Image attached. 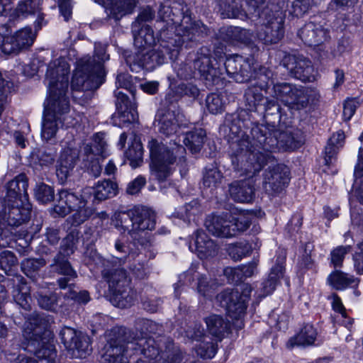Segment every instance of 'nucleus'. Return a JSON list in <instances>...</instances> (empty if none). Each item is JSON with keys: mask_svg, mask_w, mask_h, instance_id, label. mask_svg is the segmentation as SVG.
I'll list each match as a JSON object with an SVG mask.
<instances>
[{"mask_svg": "<svg viewBox=\"0 0 363 363\" xmlns=\"http://www.w3.org/2000/svg\"><path fill=\"white\" fill-rule=\"evenodd\" d=\"M246 115L247 111L242 110L230 126V132L237 137L231 144V162L240 175L259 172L265 163L274 161L273 152L294 150L301 145L302 140L296 134L289 130L280 131L269 124L252 127L250 140L245 129L249 128L251 122L242 118Z\"/></svg>", "mask_w": 363, "mask_h": 363, "instance_id": "nucleus-1", "label": "nucleus"}, {"mask_svg": "<svg viewBox=\"0 0 363 363\" xmlns=\"http://www.w3.org/2000/svg\"><path fill=\"white\" fill-rule=\"evenodd\" d=\"M140 350L145 357L155 360L153 363H180L181 352L165 337H136L124 327H116L108 333L103 363H128L124 358L129 350Z\"/></svg>", "mask_w": 363, "mask_h": 363, "instance_id": "nucleus-2", "label": "nucleus"}, {"mask_svg": "<svg viewBox=\"0 0 363 363\" xmlns=\"http://www.w3.org/2000/svg\"><path fill=\"white\" fill-rule=\"evenodd\" d=\"M117 192L118 184L110 179L99 181L93 188L85 187L80 194L62 189L57 194L53 210L61 217L75 211L72 215L73 223L81 225L94 214V209L88 206L92 197L94 200L101 201L115 196Z\"/></svg>", "mask_w": 363, "mask_h": 363, "instance_id": "nucleus-3", "label": "nucleus"}, {"mask_svg": "<svg viewBox=\"0 0 363 363\" xmlns=\"http://www.w3.org/2000/svg\"><path fill=\"white\" fill-rule=\"evenodd\" d=\"M6 199L0 200V247L9 244L13 235L11 227L18 226L30 217L28 207L20 208L27 200L28 181L23 174L18 175L7 184Z\"/></svg>", "mask_w": 363, "mask_h": 363, "instance_id": "nucleus-4", "label": "nucleus"}, {"mask_svg": "<svg viewBox=\"0 0 363 363\" xmlns=\"http://www.w3.org/2000/svg\"><path fill=\"white\" fill-rule=\"evenodd\" d=\"M69 67L64 59L59 58L51 62L47 69L49 95L45 103L44 112L61 118L65 121H74L67 116L69 111V101L67 96L69 85Z\"/></svg>", "mask_w": 363, "mask_h": 363, "instance_id": "nucleus-5", "label": "nucleus"}, {"mask_svg": "<svg viewBox=\"0 0 363 363\" xmlns=\"http://www.w3.org/2000/svg\"><path fill=\"white\" fill-rule=\"evenodd\" d=\"M176 37L169 36V30L160 31L157 48L146 52L143 50L126 55V65L132 72L138 73L143 69L152 70L163 65L166 62L167 55L170 60L176 59L182 45L181 38Z\"/></svg>", "mask_w": 363, "mask_h": 363, "instance_id": "nucleus-6", "label": "nucleus"}, {"mask_svg": "<svg viewBox=\"0 0 363 363\" xmlns=\"http://www.w3.org/2000/svg\"><path fill=\"white\" fill-rule=\"evenodd\" d=\"M112 223L121 233L128 232L134 241L145 248L152 247L148 230H152L156 224L154 212L143 206H135L127 211L116 213Z\"/></svg>", "mask_w": 363, "mask_h": 363, "instance_id": "nucleus-7", "label": "nucleus"}, {"mask_svg": "<svg viewBox=\"0 0 363 363\" xmlns=\"http://www.w3.org/2000/svg\"><path fill=\"white\" fill-rule=\"evenodd\" d=\"M109 59L106 46L95 44L94 55L84 57L77 62L71 86L76 91L97 89L104 82V62Z\"/></svg>", "mask_w": 363, "mask_h": 363, "instance_id": "nucleus-8", "label": "nucleus"}, {"mask_svg": "<svg viewBox=\"0 0 363 363\" xmlns=\"http://www.w3.org/2000/svg\"><path fill=\"white\" fill-rule=\"evenodd\" d=\"M148 148L151 159L150 164L151 177L159 183L168 179L174 170L172 165L176 162L182 168L180 169L182 176L186 174L184 156L186 150L183 146L174 143V147H169L155 139H151L148 143Z\"/></svg>", "mask_w": 363, "mask_h": 363, "instance_id": "nucleus-9", "label": "nucleus"}, {"mask_svg": "<svg viewBox=\"0 0 363 363\" xmlns=\"http://www.w3.org/2000/svg\"><path fill=\"white\" fill-rule=\"evenodd\" d=\"M67 221L71 223L72 228L69 230L67 236L62 240L60 251L55 257L53 263L51 264V267L62 276L57 279L58 286L61 289H65L67 286L72 284L70 281L77 278V272L72 268L66 257L73 254L76 249L79 235L77 227L79 225L73 223L72 216Z\"/></svg>", "mask_w": 363, "mask_h": 363, "instance_id": "nucleus-10", "label": "nucleus"}, {"mask_svg": "<svg viewBox=\"0 0 363 363\" xmlns=\"http://www.w3.org/2000/svg\"><path fill=\"white\" fill-rule=\"evenodd\" d=\"M262 23L257 31L258 38L264 44L278 43L284 36V16L281 11L264 9L259 15Z\"/></svg>", "mask_w": 363, "mask_h": 363, "instance_id": "nucleus-11", "label": "nucleus"}, {"mask_svg": "<svg viewBox=\"0 0 363 363\" xmlns=\"http://www.w3.org/2000/svg\"><path fill=\"white\" fill-rule=\"evenodd\" d=\"M251 292V286L243 284L241 293L228 289L217 295L216 301L230 318L240 319L245 313Z\"/></svg>", "mask_w": 363, "mask_h": 363, "instance_id": "nucleus-12", "label": "nucleus"}, {"mask_svg": "<svg viewBox=\"0 0 363 363\" xmlns=\"http://www.w3.org/2000/svg\"><path fill=\"white\" fill-rule=\"evenodd\" d=\"M106 146L105 134L103 133H96L91 142L84 145L82 150L83 167L94 177H99L101 173L100 158L105 157Z\"/></svg>", "mask_w": 363, "mask_h": 363, "instance_id": "nucleus-13", "label": "nucleus"}, {"mask_svg": "<svg viewBox=\"0 0 363 363\" xmlns=\"http://www.w3.org/2000/svg\"><path fill=\"white\" fill-rule=\"evenodd\" d=\"M115 252L111 255V259L104 262L112 267H121L128 264L130 269L140 279L144 278L147 274V268L144 262H140V254L136 250L117 240L114 244Z\"/></svg>", "mask_w": 363, "mask_h": 363, "instance_id": "nucleus-14", "label": "nucleus"}, {"mask_svg": "<svg viewBox=\"0 0 363 363\" xmlns=\"http://www.w3.org/2000/svg\"><path fill=\"white\" fill-rule=\"evenodd\" d=\"M273 90V96L291 108L300 110L308 106V91L301 86L286 82L277 83L274 85Z\"/></svg>", "mask_w": 363, "mask_h": 363, "instance_id": "nucleus-15", "label": "nucleus"}, {"mask_svg": "<svg viewBox=\"0 0 363 363\" xmlns=\"http://www.w3.org/2000/svg\"><path fill=\"white\" fill-rule=\"evenodd\" d=\"M269 164L264 173L262 187L269 196H276L280 194L289 182V169L283 164L274 162L264 164Z\"/></svg>", "mask_w": 363, "mask_h": 363, "instance_id": "nucleus-16", "label": "nucleus"}, {"mask_svg": "<svg viewBox=\"0 0 363 363\" xmlns=\"http://www.w3.org/2000/svg\"><path fill=\"white\" fill-rule=\"evenodd\" d=\"M193 65L208 85L214 84L222 74L217 60L212 58V52L207 47H202L196 52Z\"/></svg>", "mask_w": 363, "mask_h": 363, "instance_id": "nucleus-17", "label": "nucleus"}, {"mask_svg": "<svg viewBox=\"0 0 363 363\" xmlns=\"http://www.w3.org/2000/svg\"><path fill=\"white\" fill-rule=\"evenodd\" d=\"M60 335L62 342L74 357H85L91 351L89 337L82 332L65 327L61 330Z\"/></svg>", "mask_w": 363, "mask_h": 363, "instance_id": "nucleus-18", "label": "nucleus"}, {"mask_svg": "<svg viewBox=\"0 0 363 363\" xmlns=\"http://www.w3.org/2000/svg\"><path fill=\"white\" fill-rule=\"evenodd\" d=\"M303 42L309 46H315L326 42L329 38V28L325 19L314 17L306 23L298 33Z\"/></svg>", "mask_w": 363, "mask_h": 363, "instance_id": "nucleus-19", "label": "nucleus"}, {"mask_svg": "<svg viewBox=\"0 0 363 363\" xmlns=\"http://www.w3.org/2000/svg\"><path fill=\"white\" fill-rule=\"evenodd\" d=\"M283 66L290 74L302 82L315 80V69L311 61L302 55H286L282 60Z\"/></svg>", "mask_w": 363, "mask_h": 363, "instance_id": "nucleus-20", "label": "nucleus"}, {"mask_svg": "<svg viewBox=\"0 0 363 363\" xmlns=\"http://www.w3.org/2000/svg\"><path fill=\"white\" fill-rule=\"evenodd\" d=\"M224 65L228 75L236 82H247L253 76L254 67L252 59L234 55L227 57Z\"/></svg>", "mask_w": 363, "mask_h": 363, "instance_id": "nucleus-21", "label": "nucleus"}, {"mask_svg": "<svg viewBox=\"0 0 363 363\" xmlns=\"http://www.w3.org/2000/svg\"><path fill=\"white\" fill-rule=\"evenodd\" d=\"M163 108H161L156 115V122L159 132L166 136L170 137L177 133L179 128L177 108H172L169 104L163 101Z\"/></svg>", "mask_w": 363, "mask_h": 363, "instance_id": "nucleus-22", "label": "nucleus"}, {"mask_svg": "<svg viewBox=\"0 0 363 363\" xmlns=\"http://www.w3.org/2000/svg\"><path fill=\"white\" fill-rule=\"evenodd\" d=\"M35 38V34L30 27L18 30L13 35L5 36L3 53L5 55L17 54L20 50L31 46Z\"/></svg>", "mask_w": 363, "mask_h": 363, "instance_id": "nucleus-23", "label": "nucleus"}, {"mask_svg": "<svg viewBox=\"0 0 363 363\" xmlns=\"http://www.w3.org/2000/svg\"><path fill=\"white\" fill-rule=\"evenodd\" d=\"M50 324V319L44 314L33 313L24 323L23 335L29 342L34 345L41 340V335Z\"/></svg>", "mask_w": 363, "mask_h": 363, "instance_id": "nucleus-24", "label": "nucleus"}, {"mask_svg": "<svg viewBox=\"0 0 363 363\" xmlns=\"http://www.w3.org/2000/svg\"><path fill=\"white\" fill-rule=\"evenodd\" d=\"M182 277L184 278V282L189 284H191V281L196 278L198 279L197 291L201 295L206 297H211L218 286L217 282L214 279H209L206 276L200 277L199 273H196L193 270H189L182 275L179 282L174 285V295L176 298L179 297V289L182 285L181 283Z\"/></svg>", "mask_w": 363, "mask_h": 363, "instance_id": "nucleus-25", "label": "nucleus"}, {"mask_svg": "<svg viewBox=\"0 0 363 363\" xmlns=\"http://www.w3.org/2000/svg\"><path fill=\"white\" fill-rule=\"evenodd\" d=\"M231 217L227 213L209 216L205 220V226L208 231L215 236L221 238L235 236L234 230L230 228Z\"/></svg>", "mask_w": 363, "mask_h": 363, "instance_id": "nucleus-26", "label": "nucleus"}, {"mask_svg": "<svg viewBox=\"0 0 363 363\" xmlns=\"http://www.w3.org/2000/svg\"><path fill=\"white\" fill-rule=\"evenodd\" d=\"M191 21L189 17H184L182 23L179 25L173 33V38L177 35L181 38L182 43L185 40H196V37L207 35L208 28L201 21Z\"/></svg>", "mask_w": 363, "mask_h": 363, "instance_id": "nucleus-27", "label": "nucleus"}, {"mask_svg": "<svg viewBox=\"0 0 363 363\" xmlns=\"http://www.w3.org/2000/svg\"><path fill=\"white\" fill-rule=\"evenodd\" d=\"M194 243L189 244V249L194 252L200 259L214 257L218 252V246L202 230L195 232Z\"/></svg>", "mask_w": 363, "mask_h": 363, "instance_id": "nucleus-28", "label": "nucleus"}, {"mask_svg": "<svg viewBox=\"0 0 363 363\" xmlns=\"http://www.w3.org/2000/svg\"><path fill=\"white\" fill-rule=\"evenodd\" d=\"M199 95V89L191 83L182 82L177 85L172 82L169 84V91L164 99L165 104H169L172 108H177V102L183 96H186L196 99Z\"/></svg>", "mask_w": 363, "mask_h": 363, "instance_id": "nucleus-29", "label": "nucleus"}, {"mask_svg": "<svg viewBox=\"0 0 363 363\" xmlns=\"http://www.w3.org/2000/svg\"><path fill=\"white\" fill-rule=\"evenodd\" d=\"M79 158V151L77 148L66 147L62 151L57 162L56 174L59 179L64 182L69 172L74 169Z\"/></svg>", "mask_w": 363, "mask_h": 363, "instance_id": "nucleus-30", "label": "nucleus"}, {"mask_svg": "<svg viewBox=\"0 0 363 363\" xmlns=\"http://www.w3.org/2000/svg\"><path fill=\"white\" fill-rule=\"evenodd\" d=\"M230 196L235 201L250 203L255 197V187L252 179L235 181L229 186Z\"/></svg>", "mask_w": 363, "mask_h": 363, "instance_id": "nucleus-31", "label": "nucleus"}, {"mask_svg": "<svg viewBox=\"0 0 363 363\" xmlns=\"http://www.w3.org/2000/svg\"><path fill=\"white\" fill-rule=\"evenodd\" d=\"M105 4V11L109 18L116 21L131 13L136 6L138 0H101Z\"/></svg>", "mask_w": 363, "mask_h": 363, "instance_id": "nucleus-32", "label": "nucleus"}, {"mask_svg": "<svg viewBox=\"0 0 363 363\" xmlns=\"http://www.w3.org/2000/svg\"><path fill=\"white\" fill-rule=\"evenodd\" d=\"M104 269L101 272L103 278L108 282L110 291L127 287L130 284V279L124 268L118 267L116 269H109L110 264L104 262Z\"/></svg>", "mask_w": 363, "mask_h": 363, "instance_id": "nucleus-33", "label": "nucleus"}, {"mask_svg": "<svg viewBox=\"0 0 363 363\" xmlns=\"http://www.w3.org/2000/svg\"><path fill=\"white\" fill-rule=\"evenodd\" d=\"M132 32L134 37V45L140 50L155 44V37L152 29L147 25L140 26L138 22L132 24Z\"/></svg>", "mask_w": 363, "mask_h": 363, "instance_id": "nucleus-34", "label": "nucleus"}, {"mask_svg": "<svg viewBox=\"0 0 363 363\" xmlns=\"http://www.w3.org/2000/svg\"><path fill=\"white\" fill-rule=\"evenodd\" d=\"M116 99V106L118 113L121 117H127V121L135 120L134 111L136 106L135 104V93L131 97L128 96L127 93L116 89L114 91Z\"/></svg>", "mask_w": 363, "mask_h": 363, "instance_id": "nucleus-35", "label": "nucleus"}, {"mask_svg": "<svg viewBox=\"0 0 363 363\" xmlns=\"http://www.w3.org/2000/svg\"><path fill=\"white\" fill-rule=\"evenodd\" d=\"M59 123H62L66 128L74 125V123L72 121H65V123L61 118L52 116L50 113L43 112V120L42 123L41 135L47 141L53 138L58 130Z\"/></svg>", "mask_w": 363, "mask_h": 363, "instance_id": "nucleus-36", "label": "nucleus"}, {"mask_svg": "<svg viewBox=\"0 0 363 363\" xmlns=\"http://www.w3.org/2000/svg\"><path fill=\"white\" fill-rule=\"evenodd\" d=\"M317 331L311 324H306L296 335L291 337L286 346L289 349L294 347H306L315 344L317 338Z\"/></svg>", "mask_w": 363, "mask_h": 363, "instance_id": "nucleus-37", "label": "nucleus"}, {"mask_svg": "<svg viewBox=\"0 0 363 363\" xmlns=\"http://www.w3.org/2000/svg\"><path fill=\"white\" fill-rule=\"evenodd\" d=\"M327 282L335 290H344L349 286H357L359 280L353 275L336 269L328 275Z\"/></svg>", "mask_w": 363, "mask_h": 363, "instance_id": "nucleus-38", "label": "nucleus"}, {"mask_svg": "<svg viewBox=\"0 0 363 363\" xmlns=\"http://www.w3.org/2000/svg\"><path fill=\"white\" fill-rule=\"evenodd\" d=\"M218 6L223 18H243L246 16L242 0H218Z\"/></svg>", "mask_w": 363, "mask_h": 363, "instance_id": "nucleus-39", "label": "nucleus"}, {"mask_svg": "<svg viewBox=\"0 0 363 363\" xmlns=\"http://www.w3.org/2000/svg\"><path fill=\"white\" fill-rule=\"evenodd\" d=\"M220 33L223 40L230 43L235 42L248 43L250 42L252 36V33L249 30L234 26L222 28Z\"/></svg>", "mask_w": 363, "mask_h": 363, "instance_id": "nucleus-40", "label": "nucleus"}, {"mask_svg": "<svg viewBox=\"0 0 363 363\" xmlns=\"http://www.w3.org/2000/svg\"><path fill=\"white\" fill-rule=\"evenodd\" d=\"M40 0H23L20 1L16 8V13L18 16H27L28 15H33L39 13L38 18L35 22V28L38 29L41 28L43 15L40 13Z\"/></svg>", "mask_w": 363, "mask_h": 363, "instance_id": "nucleus-41", "label": "nucleus"}, {"mask_svg": "<svg viewBox=\"0 0 363 363\" xmlns=\"http://www.w3.org/2000/svg\"><path fill=\"white\" fill-rule=\"evenodd\" d=\"M111 292V302L120 308H126L132 306L136 298L135 291L131 289L130 284L127 287H121Z\"/></svg>", "mask_w": 363, "mask_h": 363, "instance_id": "nucleus-42", "label": "nucleus"}, {"mask_svg": "<svg viewBox=\"0 0 363 363\" xmlns=\"http://www.w3.org/2000/svg\"><path fill=\"white\" fill-rule=\"evenodd\" d=\"M208 333L220 340L229 329V323L222 315L211 314L205 318Z\"/></svg>", "mask_w": 363, "mask_h": 363, "instance_id": "nucleus-43", "label": "nucleus"}, {"mask_svg": "<svg viewBox=\"0 0 363 363\" xmlns=\"http://www.w3.org/2000/svg\"><path fill=\"white\" fill-rule=\"evenodd\" d=\"M262 89L256 85L251 84L245 90L244 101L246 108L250 111H256L257 108L263 104L264 97Z\"/></svg>", "mask_w": 363, "mask_h": 363, "instance_id": "nucleus-44", "label": "nucleus"}, {"mask_svg": "<svg viewBox=\"0 0 363 363\" xmlns=\"http://www.w3.org/2000/svg\"><path fill=\"white\" fill-rule=\"evenodd\" d=\"M284 270L282 263H278L272 268L267 279L262 284V296L271 294L275 290L279 279L283 277Z\"/></svg>", "mask_w": 363, "mask_h": 363, "instance_id": "nucleus-45", "label": "nucleus"}, {"mask_svg": "<svg viewBox=\"0 0 363 363\" xmlns=\"http://www.w3.org/2000/svg\"><path fill=\"white\" fill-rule=\"evenodd\" d=\"M23 278L18 279L19 284L15 286L13 291V297L15 302L26 311L30 309L31 298L29 289Z\"/></svg>", "mask_w": 363, "mask_h": 363, "instance_id": "nucleus-46", "label": "nucleus"}, {"mask_svg": "<svg viewBox=\"0 0 363 363\" xmlns=\"http://www.w3.org/2000/svg\"><path fill=\"white\" fill-rule=\"evenodd\" d=\"M206 132L201 128L195 129L186 133L184 138V145L194 153L199 152L204 143Z\"/></svg>", "mask_w": 363, "mask_h": 363, "instance_id": "nucleus-47", "label": "nucleus"}, {"mask_svg": "<svg viewBox=\"0 0 363 363\" xmlns=\"http://www.w3.org/2000/svg\"><path fill=\"white\" fill-rule=\"evenodd\" d=\"M126 158L130 161L132 167L136 168L143 162V150L140 140L134 138L131 145L125 152Z\"/></svg>", "mask_w": 363, "mask_h": 363, "instance_id": "nucleus-48", "label": "nucleus"}, {"mask_svg": "<svg viewBox=\"0 0 363 363\" xmlns=\"http://www.w3.org/2000/svg\"><path fill=\"white\" fill-rule=\"evenodd\" d=\"M35 363H55L56 350L53 345L43 344L35 352Z\"/></svg>", "mask_w": 363, "mask_h": 363, "instance_id": "nucleus-49", "label": "nucleus"}, {"mask_svg": "<svg viewBox=\"0 0 363 363\" xmlns=\"http://www.w3.org/2000/svg\"><path fill=\"white\" fill-rule=\"evenodd\" d=\"M253 74L255 82L252 84L259 86L262 90L268 86L269 82L274 83V74L266 67H260L257 70L254 68Z\"/></svg>", "mask_w": 363, "mask_h": 363, "instance_id": "nucleus-50", "label": "nucleus"}, {"mask_svg": "<svg viewBox=\"0 0 363 363\" xmlns=\"http://www.w3.org/2000/svg\"><path fill=\"white\" fill-rule=\"evenodd\" d=\"M227 250L230 257L237 262L248 256L251 253L252 247L249 243L240 242L230 245Z\"/></svg>", "mask_w": 363, "mask_h": 363, "instance_id": "nucleus-51", "label": "nucleus"}, {"mask_svg": "<svg viewBox=\"0 0 363 363\" xmlns=\"http://www.w3.org/2000/svg\"><path fill=\"white\" fill-rule=\"evenodd\" d=\"M222 174L214 166L206 167L203 177V184L205 187H216L221 182Z\"/></svg>", "mask_w": 363, "mask_h": 363, "instance_id": "nucleus-52", "label": "nucleus"}, {"mask_svg": "<svg viewBox=\"0 0 363 363\" xmlns=\"http://www.w3.org/2000/svg\"><path fill=\"white\" fill-rule=\"evenodd\" d=\"M172 11L170 6L165 4H161L158 10L159 17L162 21L167 22V27L165 29L162 28L160 31L169 30V36L170 37H173V33L175 32V29L177 28L174 26V20L171 18Z\"/></svg>", "mask_w": 363, "mask_h": 363, "instance_id": "nucleus-53", "label": "nucleus"}, {"mask_svg": "<svg viewBox=\"0 0 363 363\" xmlns=\"http://www.w3.org/2000/svg\"><path fill=\"white\" fill-rule=\"evenodd\" d=\"M225 102L220 94H211L206 99V106L208 111L212 114L222 113L224 110Z\"/></svg>", "mask_w": 363, "mask_h": 363, "instance_id": "nucleus-54", "label": "nucleus"}, {"mask_svg": "<svg viewBox=\"0 0 363 363\" xmlns=\"http://www.w3.org/2000/svg\"><path fill=\"white\" fill-rule=\"evenodd\" d=\"M37 299L38 305L43 309L55 311L58 307L59 297L55 293L49 294H38Z\"/></svg>", "mask_w": 363, "mask_h": 363, "instance_id": "nucleus-55", "label": "nucleus"}, {"mask_svg": "<svg viewBox=\"0 0 363 363\" xmlns=\"http://www.w3.org/2000/svg\"><path fill=\"white\" fill-rule=\"evenodd\" d=\"M34 191L35 197L40 203H47L54 199V189L44 183L37 184Z\"/></svg>", "mask_w": 363, "mask_h": 363, "instance_id": "nucleus-56", "label": "nucleus"}, {"mask_svg": "<svg viewBox=\"0 0 363 363\" xmlns=\"http://www.w3.org/2000/svg\"><path fill=\"white\" fill-rule=\"evenodd\" d=\"M46 264L44 259L29 258L23 261L22 270L29 277H34V274Z\"/></svg>", "mask_w": 363, "mask_h": 363, "instance_id": "nucleus-57", "label": "nucleus"}, {"mask_svg": "<svg viewBox=\"0 0 363 363\" xmlns=\"http://www.w3.org/2000/svg\"><path fill=\"white\" fill-rule=\"evenodd\" d=\"M56 157V150L52 147H44L38 150L36 158L40 166H49L53 164Z\"/></svg>", "mask_w": 363, "mask_h": 363, "instance_id": "nucleus-58", "label": "nucleus"}, {"mask_svg": "<svg viewBox=\"0 0 363 363\" xmlns=\"http://www.w3.org/2000/svg\"><path fill=\"white\" fill-rule=\"evenodd\" d=\"M313 4V0H294L289 12L296 17H300L307 13Z\"/></svg>", "mask_w": 363, "mask_h": 363, "instance_id": "nucleus-59", "label": "nucleus"}, {"mask_svg": "<svg viewBox=\"0 0 363 363\" xmlns=\"http://www.w3.org/2000/svg\"><path fill=\"white\" fill-rule=\"evenodd\" d=\"M74 279L73 281H70L72 284H69L65 289L68 288L69 291L65 294V297L67 298H69L72 300H74L80 303H86L89 301V294L86 291H82L78 292L74 289L75 284Z\"/></svg>", "mask_w": 363, "mask_h": 363, "instance_id": "nucleus-60", "label": "nucleus"}, {"mask_svg": "<svg viewBox=\"0 0 363 363\" xmlns=\"http://www.w3.org/2000/svg\"><path fill=\"white\" fill-rule=\"evenodd\" d=\"M362 149L359 148V162L355 168L354 175L356 177V184H359V186L357 190V196L359 201L363 203V154Z\"/></svg>", "mask_w": 363, "mask_h": 363, "instance_id": "nucleus-61", "label": "nucleus"}, {"mask_svg": "<svg viewBox=\"0 0 363 363\" xmlns=\"http://www.w3.org/2000/svg\"><path fill=\"white\" fill-rule=\"evenodd\" d=\"M217 344L213 341H203L196 348V353L202 358H213L217 352Z\"/></svg>", "mask_w": 363, "mask_h": 363, "instance_id": "nucleus-62", "label": "nucleus"}, {"mask_svg": "<svg viewBox=\"0 0 363 363\" xmlns=\"http://www.w3.org/2000/svg\"><path fill=\"white\" fill-rule=\"evenodd\" d=\"M116 84L118 87L117 89L122 88L130 94L133 95L136 91L135 86L133 82V77L129 74L121 73L118 74Z\"/></svg>", "mask_w": 363, "mask_h": 363, "instance_id": "nucleus-63", "label": "nucleus"}, {"mask_svg": "<svg viewBox=\"0 0 363 363\" xmlns=\"http://www.w3.org/2000/svg\"><path fill=\"white\" fill-rule=\"evenodd\" d=\"M351 250V247L348 246H340L333 250L331 252V262L335 267H341L344 257Z\"/></svg>", "mask_w": 363, "mask_h": 363, "instance_id": "nucleus-64", "label": "nucleus"}]
</instances>
